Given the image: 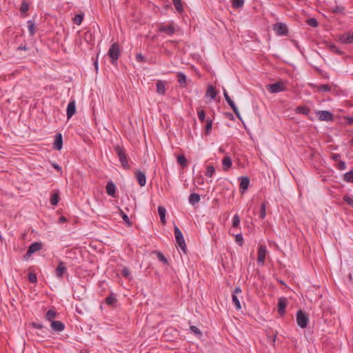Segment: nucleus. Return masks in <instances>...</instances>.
I'll list each match as a JSON object with an SVG mask.
<instances>
[{
    "label": "nucleus",
    "instance_id": "nucleus-1",
    "mask_svg": "<svg viewBox=\"0 0 353 353\" xmlns=\"http://www.w3.org/2000/svg\"><path fill=\"white\" fill-rule=\"evenodd\" d=\"M174 232L176 239V243H177L178 246L181 248V250L184 252L186 253V244L183 236V234L180 229L176 226L174 225Z\"/></svg>",
    "mask_w": 353,
    "mask_h": 353
},
{
    "label": "nucleus",
    "instance_id": "nucleus-2",
    "mask_svg": "<svg viewBox=\"0 0 353 353\" xmlns=\"http://www.w3.org/2000/svg\"><path fill=\"white\" fill-rule=\"evenodd\" d=\"M114 150L122 166L125 169H128L130 165L127 159L125 149L120 145H117L114 147Z\"/></svg>",
    "mask_w": 353,
    "mask_h": 353
},
{
    "label": "nucleus",
    "instance_id": "nucleus-3",
    "mask_svg": "<svg viewBox=\"0 0 353 353\" xmlns=\"http://www.w3.org/2000/svg\"><path fill=\"white\" fill-rule=\"evenodd\" d=\"M120 52L121 51L119 45L117 43H114L112 45H111L108 50V55L111 59V63L112 64L117 63L120 55Z\"/></svg>",
    "mask_w": 353,
    "mask_h": 353
},
{
    "label": "nucleus",
    "instance_id": "nucleus-4",
    "mask_svg": "<svg viewBox=\"0 0 353 353\" xmlns=\"http://www.w3.org/2000/svg\"><path fill=\"white\" fill-rule=\"evenodd\" d=\"M296 323L301 328L307 327L309 323V318L307 314L302 310H299L296 312Z\"/></svg>",
    "mask_w": 353,
    "mask_h": 353
},
{
    "label": "nucleus",
    "instance_id": "nucleus-5",
    "mask_svg": "<svg viewBox=\"0 0 353 353\" xmlns=\"http://www.w3.org/2000/svg\"><path fill=\"white\" fill-rule=\"evenodd\" d=\"M272 29L277 36H287L288 34V28L285 23H276L273 25Z\"/></svg>",
    "mask_w": 353,
    "mask_h": 353
},
{
    "label": "nucleus",
    "instance_id": "nucleus-6",
    "mask_svg": "<svg viewBox=\"0 0 353 353\" xmlns=\"http://www.w3.org/2000/svg\"><path fill=\"white\" fill-rule=\"evenodd\" d=\"M267 90L270 93H278L285 90V85L282 81H277L267 85Z\"/></svg>",
    "mask_w": 353,
    "mask_h": 353
},
{
    "label": "nucleus",
    "instance_id": "nucleus-7",
    "mask_svg": "<svg viewBox=\"0 0 353 353\" xmlns=\"http://www.w3.org/2000/svg\"><path fill=\"white\" fill-rule=\"evenodd\" d=\"M159 32H164L169 36H172L175 32V28L173 23L170 24H161L158 28Z\"/></svg>",
    "mask_w": 353,
    "mask_h": 353
},
{
    "label": "nucleus",
    "instance_id": "nucleus-8",
    "mask_svg": "<svg viewBox=\"0 0 353 353\" xmlns=\"http://www.w3.org/2000/svg\"><path fill=\"white\" fill-rule=\"evenodd\" d=\"M316 114L320 121H331L334 119L333 114L327 110H319Z\"/></svg>",
    "mask_w": 353,
    "mask_h": 353
},
{
    "label": "nucleus",
    "instance_id": "nucleus-9",
    "mask_svg": "<svg viewBox=\"0 0 353 353\" xmlns=\"http://www.w3.org/2000/svg\"><path fill=\"white\" fill-rule=\"evenodd\" d=\"M267 254V248L264 245H259L258 247L257 263L261 265L264 264Z\"/></svg>",
    "mask_w": 353,
    "mask_h": 353
},
{
    "label": "nucleus",
    "instance_id": "nucleus-10",
    "mask_svg": "<svg viewBox=\"0 0 353 353\" xmlns=\"http://www.w3.org/2000/svg\"><path fill=\"white\" fill-rule=\"evenodd\" d=\"M339 41L343 44L353 43V32H345L339 35Z\"/></svg>",
    "mask_w": 353,
    "mask_h": 353
},
{
    "label": "nucleus",
    "instance_id": "nucleus-11",
    "mask_svg": "<svg viewBox=\"0 0 353 353\" xmlns=\"http://www.w3.org/2000/svg\"><path fill=\"white\" fill-rule=\"evenodd\" d=\"M41 249H42L41 243V242H34L29 246L25 257L29 258L34 252L39 251Z\"/></svg>",
    "mask_w": 353,
    "mask_h": 353
},
{
    "label": "nucleus",
    "instance_id": "nucleus-12",
    "mask_svg": "<svg viewBox=\"0 0 353 353\" xmlns=\"http://www.w3.org/2000/svg\"><path fill=\"white\" fill-rule=\"evenodd\" d=\"M241 289L240 287H236L235 289H234V291L232 294V302L234 304L236 310H241V303H240V301L237 296V294H241Z\"/></svg>",
    "mask_w": 353,
    "mask_h": 353
},
{
    "label": "nucleus",
    "instance_id": "nucleus-13",
    "mask_svg": "<svg viewBox=\"0 0 353 353\" xmlns=\"http://www.w3.org/2000/svg\"><path fill=\"white\" fill-rule=\"evenodd\" d=\"M67 268L65 265V263L62 261L59 262L56 270L55 274L57 277L61 279L63 274L66 272Z\"/></svg>",
    "mask_w": 353,
    "mask_h": 353
},
{
    "label": "nucleus",
    "instance_id": "nucleus-14",
    "mask_svg": "<svg viewBox=\"0 0 353 353\" xmlns=\"http://www.w3.org/2000/svg\"><path fill=\"white\" fill-rule=\"evenodd\" d=\"M135 176L140 186L143 187L145 185L146 176L144 172H143L141 170H137L135 172Z\"/></svg>",
    "mask_w": 353,
    "mask_h": 353
},
{
    "label": "nucleus",
    "instance_id": "nucleus-15",
    "mask_svg": "<svg viewBox=\"0 0 353 353\" xmlns=\"http://www.w3.org/2000/svg\"><path fill=\"white\" fill-rule=\"evenodd\" d=\"M240 180L239 188L241 193H244L249 187L250 179L248 176H241Z\"/></svg>",
    "mask_w": 353,
    "mask_h": 353
},
{
    "label": "nucleus",
    "instance_id": "nucleus-16",
    "mask_svg": "<svg viewBox=\"0 0 353 353\" xmlns=\"http://www.w3.org/2000/svg\"><path fill=\"white\" fill-rule=\"evenodd\" d=\"M75 112H76V103H75L74 100H72L69 102L68 107H67L66 114H67L68 119L71 118L75 114Z\"/></svg>",
    "mask_w": 353,
    "mask_h": 353
},
{
    "label": "nucleus",
    "instance_id": "nucleus-17",
    "mask_svg": "<svg viewBox=\"0 0 353 353\" xmlns=\"http://www.w3.org/2000/svg\"><path fill=\"white\" fill-rule=\"evenodd\" d=\"M287 300L285 298H280L278 303V312L283 316L285 312Z\"/></svg>",
    "mask_w": 353,
    "mask_h": 353
},
{
    "label": "nucleus",
    "instance_id": "nucleus-18",
    "mask_svg": "<svg viewBox=\"0 0 353 353\" xmlns=\"http://www.w3.org/2000/svg\"><path fill=\"white\" fill-rule=\"evenodd\" d=\"M51 328L56 332H62L65 329V325L59 321H52L51 322Z\"/></svg>",
    "mask_w": 353,
    "mask_h": 353
},
{
    "label": "nucleus",
    "instance_id": "nucleus-19",
    "mask_svg": "<svg viewBox=\"0 0 353 353\" xmlns=\"http://www.w3.org/2000/svg\"><path fill=\"white\" fill-rule=\"evenodd\" d=\"M106 192L108 195L115 197V193H116V185L114 183L110 181L107 183L106 187Z\"/></svg>",
    "mask_w": 353,
    "mask_h": 353
},
{
    "label": "nucleus",
    "instance_id": "nucleus-20",
    "mask_svg": "<svg viewBox=\"0 0 353 353\" xmlns=\"http://www.w3.org/2000/svg\"><path fill=\"white\" fill-rule=\"evenodd\" d=\"M54 148L58 150H60L63 146V139L62 135L60 133L56 134L55 140L54 142Z\"/></svg>",
    "mask_w": 353,
    "mask_h": 353
},
{
    "label": "nucleus",
    "instance_id": "nucleus-21",
    "mask_svg": "<svg viewBox=\"0 0 353 353\" xmlns=\"http://www.w3.org/2000/svg\"><path fill=\"white\" fill-rule=\"evenodd\" d=\"M216 94L217 93L214 88L212 85H209L206 90V97H210L211 99H214L216 97Z\"/></svg>",
    "mask_w": 353,
    "mask_h": 353
},
{
    "label": "nucleus",
    "instance_id": "nucleus-22",
    "mask_svg": "<svg viewBox=\"0 0 353 353\" xmlns=\"http://www.w3.org/2000/svg\"><path fill=\"white\" fill-rule=\"evenodd\" d=\"M157 92L160 94H165V83L163 81H158L157 83Z\"/></svg>",
    "mask_w": 353,
    "mask_h": 353
},
{
    "label": "nucleus",
    "instance_id": "nucleus-23",
    "mask_svg": "<svg viewBox=\"0 0 353 353\" xmlns=\"http://www.w3.org/2000/svg\"><path fill=\"white\" fill-rule=\"evenodd\" d=\"M222 164L225 170H228L232 165V159L230 157L227 156L223 159Z\"/></svg>",
    "mask_w": 353,
    "mask_h": 353
},
{
    "label": "nucleus",
    "instance_id": "nucleus-24",
    "mask_svg": "<svg viewBox=\"0 0 353 353\" xmlns=\"http://www.w3.org/2000/svg\"><path fill=\"white\" fill-rule=\"evenodd\" d=\"M296 113L301 114L304 115H308L310 112V110L307 106H298L295 110Z\"/></svg>",
    "mask_w": 353,
    "mask_h": 353
},
{
    "label": "nucleus",
    "instance_id": "nucleus-25",
    "mask_svg": "<svg viewBox=\"0 0 353 353\" xmlns=\"http://www.w3.org/2000/svg\"><path fill=\"white\" fill-rule=\"evenodd\" d=\"M328 49L336 54L341 55L343 54V51L341 50L335 44L330 43L327 44Z\"/></svg>",
    "mask_w": 353,
    "mask_h": 353
},
{
    "label": "nucleus",
    "instance_id": "nucleus-26",
    "mask_svg": "<svg viewBox=\"0 0 353 353\" xmlns=\"http://www.w3.org/2000/svg\"><path fill=\"white\" fill-rule=\"evenodd\" d=\"M200 195L196 193H192L189 196V202L192 205H194L200 201Z\"/></svg>",
    "mask_w": 353,
    "mask_h": 353
},
{
    "label": "nucleus",
    "instance_id": "nucleus-27",
    "mask_svg": "<svg viewBox=\"0 0 353 353\" xmlns=\"http://www.w3.org/2000/svg\"><path fill=\"white\" fill-rule=\"evenodd\" d=\"M176 76H177L179 83L183 86H185L186 85L185 74L181 72H177Z\"/></svg>",
    "mask_w": 353,
    "mask_h": 353
},
{
    "label": "nucleus",
    "instance_id": "nucleus-28",
    "mask_svg": "<svg viewBox=\"0 0 353 353\" xmlns=\"http://www.w3.org/2000/svg\"><path fill=\"white\" fill-rule=\"evenodd\" d=\"M158 212H159L161 223L164 224L165 223L166 210L163 206H159L158 207Z\"/></svg>",
    "mask_w": 353,
    "mask_h": 353
},
{
    "label": "nucleus",
    "instance_id": "nucleus-29",
    "mask_svg": "<svg viewBox=\"0 0 353 353\" xmlns=\"http://www.w3.org/2000/svg\"><path fill=\"white\" fill-rule=\"evenodd\" d=\"M343 179L347 183H353V170L345 173Z\"/></svg>",
    "mask_w": 353,
    "mask_h": 353
},
{
    "label": "nucleus",
    "instance_id": "nucleus-30",
    "mask_svg": "<svg viewBox=\"0 0 353 353\" xmlns=\"http://www.w3.org/2000/svg\"><path fill=\"white\" fill-rule=\"evenodd\" d=\"M57 312L53 310H49L46 314V320L52 322L53 319L57 316Z\"/></svg>",
    "mask_w": 353,
    "mask_h": 353
},
{
    "label": "nucleus",
    "instance_id": "nucleus-31",
    "mask_svg": "<svg viewBox=\"0 0 353 353\" xmlns=\"http://www.w3.org/2000/svg\"><path fill=\"white\" fill-rule=\"evenodd\" d=\"M314 87L319 92H330L331 90V87L328 84H319L314 85Z\"/></svg>",
    "mask_w": 353,
    "mask_h": 353
},
{
    "label": "nucleus",
    "instance_id": "nucleus-32",
    "mask_svg": "<svg viewBox=\"0 0 353 353\" xmlns=\"http://www.w3.org/2000/svg\"><path fill=\"white\" fill-rule=\"evenodd\" d=\"M227 103L230 106V108H232V110H233V112H234L236 116L239 119H241L240 113L239 112V110H238L237 107L236 106L235 103H234V101L232 99H230V101H227Z\"/></svg>",
    "mask_w": 353,
    "mask_h": 353
},
{
    "label": "nucleus",
    "instance_id": "nucleus-33",
    "mask_svg": "<svg viewBox=\"0 0 353 353\" xmlns=\"http://www.w3.org/2000/svg\"><path fill=\"white\" fill-rule=\"evenodd\" d=\"M59 201V194L58 192H56L51 196L50 202L52 206H56V205H57Z\"/></svg>",
    "mask_w": 353,
    "mask_h": 353
},
{
    "label": "nucleus",
    "instance_id": "nucleus-34",
    "mask_svg": "<svg viewBox=\"0 0 353 353\" xmlns=\"http://www.w3.org/2000/svg\"><path fill=\"white\" fill-rule=\"evenodd\" d=\"M119 211H120V214H121L123 220L124 221L125 223L128 226H132V222L130 220L128 215L125 214L121 209H119Z\"/></svg>",
    "mask_w": 353,
    "mask_h": 353
},
{
    "label": "nucleus",
    "instance_id": "nucleus-35",
    "mask_svg": "<svg viewBox=\"0 0 353 353\" xmlns=\"http://www.w3.org/2000/svg\"><path fill=\"white\" fill-rule=\"evenodd\" d=\"M117 301L115 295L112 294L105 299V303L108 305H113L116 303Z\"/></svg>",
    "mask_w": 353,
    "mask_h": 353
},
{
    "label": "nucleus",
    "instance_id": "nucleus-36",
    "mask_svg": "<svg viewBox=\"0 0 353 353\" xmlns=\"http://www.w3.org/2000/svg\"><path fill=\"white\" fill-rule=\"evenodd\" d=\"M173 4L176 8V10L179 12H181L183 11V4L181 3V0H172Z\"/></svg>",
    "mask_w": 353,
    "mask_h": 353
},
{
    "label": "nucleus",
    "instance_id": "nucleus-37",
    "mask_svg": "<svg viewBox=\"0 0 353 353\" xmlns=\"http://www.w3.org/2000/svg\"><path fill=\"white\" fill-rule=\"evenodd\" d=\"M28 31H29V33L31 36H33L35 33V24L34 23V21H28Z\"/></svg>",
    "mask_w": 353,
    "mask_h": 353
},
{
    "label": "nucleus",
    "instance_id": "nucleus-38",
    "mask_svg": "<svg viewBox=\"0 0 353 353\" xmlns=\"http://www.w3.org/2000/svg\"><path fill=\"white\" fill-rule=\"evenodd\" d=\"M212 120L210 119H208L206 120V124L205 126V131L207 134H210L212 130Z\"/></svg>",
    "mask_w": 353,
    "mask_h": 353
},
{
    "label": "nucleus",
    "instance_id": "nucleus-39",
    "mask_svg": "<svg viewBox=\"0 0 353 353\" xmlns=\"http://www.w3.org/2000/svg\"><path fill=\"white\" fill-rule=\"evenodd\" d=\"M177 162L179 165H181L183 168L187 166V159L183 155H179L177 157Z\"/></svg>",
    "mask_w": 353,
    "mask_h": 353
},
{
    "label": "nucleus",
    "instance_id": "nucleus-40",
    "mask_svg": "<svg viewBox=\"0 0 353 353\" xmlns=\"http://www.w3.org/2000/svg\"><path fill=\"white\" fill-rule=\"evenodd\" d=\"M215 173V168L212 165H208L206 168L205 176L208 177H212Z\"/></svg>",
    "mask_w": 353,
    "mask_h": 353
},
{
    "label": "nucleus",
    "instance_id": "nucleus-41",
    "mask_svg": "<svg viewBox=\"0 0 353 353\" xmlns=\"http://www.w3.org/2000/svg\"><path fill=\"white\" fill-rule=\"evenodd\" d=\"M240 225V218L239 216L236 214L234 215L232 219V228H238Z\"/></svg>",
    "mask_w": 353,
    "mask_h": 353
},
{
    "label": "nucleus",
    "instance_id": "nucleus-42",
    "mask_svg": "<svg viewBox=\"0 0 353 353\" xmlns=\"http://www.w3.org/2000/svg\"><path fill=\"white\" fill-rule=\"evenodd\" d=\"M83 19V14H77L73 18V22L77 25H80L82 23Z\"/></svg>",
    "mask_w": 353,
    "mask_h": 353
},
{
    "label": "nucleus",
    "instance_id": "nucleus-43",
    "mask_svg": "<svg viewBox=\"0 0 353 353\" xmlns=\"http://www.w3.org/2000/svg\"><path fill=\"white\" fill-rule=\"evenodd\" d=\"M244 0H233L232 6L234 8H239L243 6Z\"/></svg>",
    "mask_w": 353,
    "mask_h": 353
},
{
    "label": "nucleus",
    "instance_id": "nucleus-44",
    "mask_svg": "<svg viewBox=\"0 0 353 353\" xmlns=\"http://www.w3.org/2000/svg\"><path fill=\"white\" fill-rule=\"evenodd\" d=\"M235 241L240 246L243 245L244 239L241 234H237L235 235Z\"/></svg>",
    "mask_w": 353,
    "mask_h": 353
},
{
    "label": "nucleus",
    "instance_id": "nucleus-45",
    "mask_svg": "<svg viewBox=\"0 0 353 353\" xmlns=\"http://www.w3.org/2000/svg\"><path fill=\"white\" fill-rule=\"evenodd\" d=\"M29 5L26 1H23L20 7V12L22 14H26L28 10Z\"/></svg>",
    "mask_w": 353,
    "mask_h": 353
},
{
    "label": "nucleus",
    "instance_id": "nucleus-46",
    "mask_svg": "<svg viewBox=\"0 0 353 353\" xmlns=\"http://www.w3.org/2000/svg\"><path fill=\"white\" fill-rule=\"evenodd\" d=\"M265 208H266L265 204V203H263L261 205V209H260L259 218H260L261 219H265V215H266V213H265Z\"/></svg>",
    "mask_w": 353,
    "mask_h": 353
},
{
    "label": "nucleus",
    "instance_id": "nucleus-47",
    "mask_svg": "<svg viewBox=\"0 0 353 353\" xmlns=\"http://www.w3.org/2000/svg\"><path fill=\"white\" fill-rule=\"evenodd\" d=\"M190 329V331L193 334H194L196 336H200L202 335L201 332L200 331V330L196 326L191 325Z\"/></svg>",
    "mask_w": 353,
    "mask_h": 353
},
{
    "label": "nucleus",
    "instance_id": "nucleus-48",
    "mask_svg": "<svg viewBox=\"0 0 353 353\" xmlns=\"http://www.w3.org/2000/svg\"><path fill=\"white\" fill-rule=\"evenodd\" d=\"M157 259L159 261L162 262L164 264H168V260L165 257V256L160 252H157Z\"/></svg>",
    "mask_w": 353,
    "mask_h": 353
},
{
    "label": "nucleus",
    "instance_id": "nucleus-49",
    "mask_svg": "<svg viewBox=\"0 0 353 353\" xmlns=\"http://www.w3.org/2000/svg\"><path fill=\"white\" fill-rule=\"evenodd\" d=\"M307 24L311 27L315 28L318 26V22L314 18H310L307 20Z\"/></svg>",
    "mask_w": 353,
    "mask_h": 353
},
{
    "label": "nucleus",
    "instance_id": "nucleus-50",
    "mask_svg": "<svg viewBox=\"0 0 353 353\" xmlns=\"http://www.w3.org/2000/svg\"><path fill=\"white\" fill-rule=\"evenodd\" d=\"M197 114L201 122H203L205 118V112L203 110H198Z\"/></svg>",
    "mask_w": 353,
    "mask_h": 353
},
{
    "label": "nucleus",
    "instance_id": "nucleus-51",
    "mask_svg": "<svg viewBox=\"0 0 353 353\" xmlns=\"http://www.w3.org/2000/svg\"><path fill=\"white\" fill-rule=\"evenodd\" d=\"M28 279L30 283H35L37 281V276L36 274L31 272L28 274Z\"/></svg>",
    "mask_w": 353,
    "mask_h": 353
},
{
    "label": "nucleus",
    "instance_id": "nucleus-52",
    "mask_svg": "<svg viewBox=\"0 0 353 353\" xmlns=\"http://www.w3.org/2000/svg\"><path fill=\"white\" fill-rule=\"evenodd\" d=\"M336 167L340 170H343L346 169V163L345 161L341 160L338 162V164L336 165Z\"/></svg>",
    "mask_w": 353,
    "mask_h": 353
},
{
    "label": "nucleus",
    "instance_id": "nucleus-53",
    "mask_svg": "<svg viewBox=\"0 0 353 353\" xmlns=\"http://www.w3.org/2000/svg\"><path fill=\"white\" fill-rule=\"evenodd\" d=\"M343 200L349 205L353 206V196L345 195L343 197Z\"/></svg>",
    "mask_w": 353,
    "mask_h": 353
},
{
    "label": "nucleus",
    "instance_id": "nucleus-54",
    "mask_svg": "<svg viewBox=\"0 0 353 353\" xmlns=\"http://www.w3.org/2000/svg\"><path fill=\"white\" fill-rule=\"evenodd\" d=\"M121 274L122 275L125 277V278H128L130 274V270H128V268H123L122 271H121Z\"/></svg>",
    "mask_w": 353,
    "mask_h": 353
},
{
    "label": "nucleus",
    "instance_id": "nucleus-55",
    "mask_svg": "<svg viewBox=\"0 0 353 353\" xmlns=\"http://www.w3.org/2000/svg\"><path fill=\"white\" fill-rule=\"evenodd\" d=\"M136 60L138 62H143V61H145V57L141 53L137 54H136Z\"/></svg>",
    "mask_w": 353,
    "mask_h": 353
},
{
    "label": "nucleus",
    "instance_id": "nucleus-56",
    "mask_svg": "<svg viewBox=\"0 0 353 353\" xmlns=\"http://www.w3.org/2000/svg\"><path fill=\"white\" fill-rule=\"evenodd\" d=\"M32 327L35 329H42L43 327V325L39 323L33 322L31 323Z\"/></svg>",
    "mask_w": 353,
    "mask_h": 353
},
{
    "label": "nucleus",
    "instance_id": "nucleus-57",
    "mask_svg": "<svg viewBox=\"0 0 353 353\" xmlns=\"http://www.w3.org/2000/svg\"><path fill=\"white\" fill-rule=\"evenodd\" d=\"M332 159L334 161H341V155L339 154H337V153H335V154H333L332 155Z\"/></svg>",
    "mask_w": 353,
    "mask_h": 353
},
{
    "label": "nucleus",
    "instance_id": "nucleus-58",
    "mask_svg": "<svg viewBox=\"0 0 353 353\" xmlns=\"http://www.w3.org/2000/svg\"><path fill=\"white\" fill-rule=\"evenodd\" d=\"M52 166L55 169L57 170L58 172H62V169H61V167L59 166L57 163H52Z\"/></svg>",
    "mask_w": 353,
    "mask_h": 353
},
{
    "label": "nucleus",
    "instance_id": "nucleus-59",
    "mask_svg": "<svg viewBox=\"0 0 353 353\" xmlns=\"http://www.w3.org/2000/svg\"><path fill=\"white\" fill-rule=\"evenodd\" d=\"M223 95H224V97H225L226 101H230L231 98L229 97L225 89H223Z\"/></svg>",
    "mask_w": 353,
    "mask_h": 353
},
{
    "label": "nucleus",
    "instance_id": "nucleus-60",
    "mask_svg": "<svg viewBox=\"0 0 353 353\" xmlns=\"http://www.w3.org/2000/svg\"><path fill=\"white\" fill-rule=\"evenodd\" d=\"M346 123L347 125H351L353 123L352 117H345Z\"/></svg>",
    "mask_w": 353,
    "mask_h": 353
},
{
    "label": "nucleus",
    "instance_id": "nucleus-61",
    "mask_svg": "<svg viewBox=\"0 0 353 353\" xmlns=\"http://www.w3.org/2000/svg\"><path fill=\"white\" fill-rule=\"evenodd\" d=\"M67 221V219L65 216H61V217H59V223H65Z\"/></svg>",
    "mask_w": 353,
    "mask_h": 353
},
{
    "label": "nucleus",
    "instance_id": "nucleus-62",
    "mask_svg": "<svg viewBox=\"0 0 353 353\" xmlns=\"http://www.w3.org/2000/svg\"><path fill=\"white\" fill-rule=\"evenodd\" d=\"M28 48L26 47V46L21 45L17 48L18 50H27Z\"/></svg>",
    "mask_w": 353,
    "mask_h": 353
},
{
    "label": "nucleus",
    "instance_id": "nucleus-63",
    "mask_svg": "<svg viewBox=\"0 0 353 353\" xmlns=\"http://www.w3.org/2000/svg\"><path fill=\"white\" fill-rule=\"evenodd\" d=\"M343 10V8L336 7L335 9L333 10V12H335V13H337V12H341Z\"/></svg>",
    "mask_w": 353,
    "mask_h": 353
},
{
    "label": "nucleus",
    "instance_id": "nucleus-64",
    "mask_svg": "<svg viewBox=\"0 0 353 353\" xmlns=\"http://www.w3.org/2000/svg\"><path fill=\"white\" fill-rule=\"evenodd\" d=\"M351 144L353 145V139L351 140Z\"/></svg>",
    "mask_w": 353,
    "mask_h": 353
}]
</instances>
